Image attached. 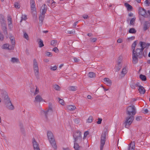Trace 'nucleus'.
I'll use <instances>...</instances> for the list:
<instances>
[{
	"instance_id": "f257e3e1",
	"label": "nucleus",
	"mask_w": 150,
	"mask_h": 150,
	"mask_svg": "<svg viewBox=\"0 0 150 150\" xmlns=\"http://www.w3.org/2000/svg\"><path fill=\"white\" fill-rule=\"evenodd\" d=\"M2 98L4 99L3 101L6 108L9 110H13L14 109V107L12 105L7 92L2 91L1 92Z\"/></svg>"
},
{
	"instance_id": "f03ea898",
	"label": "nucleus",
	"mask_w": 150,
	"mask_h": 150,
	"mask_svg": "<svg viewBox=\"0 0 150 150\" xmlns=\"http://www.w3.org/2000/svg\"><path fill=\"white\" fill-rule=\"evenodd\" d=\"M142 57L143 53L139 50V48H137L135 50L132 51V58L133 64H136L137 63L138 59H141Z\"/></svg>"
},
{
	"instance_id": "7ed1b4c3",
	"label": "nucleus",
	"mask_w": 150,
	"mask_h": 150,
	"mask_svg": "<svg viewBox=\"0 0 150 150\" xmlns=\"http://www.w3.org/2000/svg\"><path fill=\"white\" fill-rule=\"evenodd\" d=\"M47 136L49 141L52 147L55 149H56L57 146L52 132L50 131H48L47 133Z\"/></svg>"
},
{
	"instance_id": "20e7f679",
	"label": "nucleus",
	"mask_w": 150,
	"mask_h": 150,
	"mask_svg": "<svg viewBox=\"0 0 150 150\" xmlns=\"http://www.w3.org/2000/svg\"><path fill=\"white\" fill-rule=\"evenodd\" d=\"M136 113V108L134 105H130L127 107L126 113L129 116L134 115Z\"/></svg>"
},
{
	"instance_id": "39448f33",
	"label": "nucleus",
	"mask_w": 150,
	"mask_h": 150,
	"mask_svg": "<svg viewBox=\"0 0 150 150\" xmlns=\"http://www.w3.org/2000/svg\"><path fill=\"white\" fill-rule=\"evenodd\" d=\"M74 140L75 141H77L79 143H80L82 141L81 132L80 131H78L74 132L73 135Z\"/></svg>"
},
{
	"instance_id": "423d86ee",
	"label": "nucleus",
	"mask_w": 150,
	"mask_h": 150,
	"mask_svg": "<svg viewBox=\"0 0 150 150\" xmlns=\"http://www.w3.org/2000/svg\"><path fill=\"white\" fill-rule=\"evenodd\" d=\"M134 119V117L132 115L129 116L127 117L124 122V124H125V127L126 128H128L133 122Z\"/></svg>"
},
{
	"instance_id": "0eeeda50",
	"label": "nucleus",
	"mask_w": 150,
	"mask_h": 150,
	"mask_svg": "<svg viewBox=\"0 0 150 150\" xmlns=\"http://www.w3.org/2000/svg\"><path fill=\"white\" fill-rule=\"evenodd\" d=\"M33 69L35 75L37 79L39 78V69L38 62L36 59H34L33 60Z\"/></svg>"
},
{
	"instance_id": "6e6552de",
	"label": "nucleus",
	"mask_w": 150,
	"mask_h": 150,
	"mask_svg": "<svg viewBox=\"0 0 150 150\" xmlns=\"http://www.w3.org/2000/svg\"><path fill=\"white\" fill-rule=\"evenodd\" d=\"M106 137V132H103L101 135L100 139V150H103V146L105 144Z\"/></svg>"
},
{
	"instance_id": "1a4fd4ad",
	"label": "nucleus",
	"mask_w": 150,
	"mask_h": 150,
	"mask_svg": "<svg viewBox=\"0 0 150 150\" xmlns=\"http://www.w3.org/2000/svg\"><path fill=\"white\" fill-rule=\"evenodd\" d=\"M32 143L34 150H40L39 144L34 137L33 138Z\"/></svg>"
},
{
	"instance_id": "9d476101",
	"label": "nucleus",
	"mask_w": 150,
	"mask_h": 150,
	"mask_svg": "<svg viewBox=\"0 0 150 150\" xmlns=\"http://www.w3.org/2000/svg\"><path fill=\"white\" fill-rule=\"evenodd\" d=\"M138 12L139 14L143 16L144 17H147L146 14V11L144 8H142L141 7H139V8Z\"/></svg>"
},
{
	"instance_id": "9b49d317",
	"label": "nucleus",
	"mask_w": 150,
	"mask_h": 150,
	"mask_svg": "<svg viewBox=\"0 0 150 150\" xmlns=\"http://www.w3.org/2000/svg\"><path fill=\"white\" fill-rule=\"evenodd\" d=\"M1 25L2 26V29L3 31V33L6 35V37L8 38V35L6 23L1 24Z\"/></svg>"
},
{
	"instance_id": "f8f14e48",
	"label": "nucleus",
	"mask_w": 150,
	"mask_h": 150,
	"mask_svg": "<svg viewBox=\"0 0 150 150\" xmlns=\"http://www.w3.org/2000/svg\"><path fill=\"white\" fill-rule=\"evenodd\" d=\"M47 10V6L45 4L43 5L40 10L41 13L42 15H45Z\"/></svg>"
},
{
	"instance_id": "ddd939ff",
	"label": "nucleus",
	"mask_w": 150,
	"mask_h": 150,
	"mask_svg": "<svg viewBox=\"0 0 150 150\" xmlns=\"http://www.w3.org/2000/svg\"><path fill=\"white\" fill-rule=\"evenodd\" d=\"M31 9L32 12L36 10L35 3L34 0H30Z\"/></svg>"
},
{
	"instance_id": "4468645a",
	"label": "nucleus",
	"mask_w": 150,
	"mask_h": 150,
	"mask_svg": "<svg viewBox=\"0 0 150 150\" xmlns=\"http://www.w3.org/2000/svg\"><path fill=\"white\" fill-rule=\"evenodd\" d=\"M150 26V23L148 21H145L143 27V30L144 31H145L148 29L149 28Z\"/></svg>"
},
{
	"instance_id": "2eb2a0df",
	"label": "nucleus",
	"mask_w": 150,
	"mask_h": 150,
	"mask_svg": "<svg viewBox=\"0 0 150 150\" xmlns=\"http://www.w3.org/2000/svg\"><path fill=\"white\" fill-rule=\"evenodd\" d=\"M127 73V71L125 67H124L122 69V71L121 72V74L119 75V77L121 78L124 77Z\"/></svg>"
},
{
	"instance_id": "dca6fc26",
	"label": "nucleus",
	"mask_w": 150,
	"mask_h": 150,
	"mask_svg": "<svg viewBox=\"0 0 150 150\" xmlns=\"http://www.w3.org/2000/svg\"><path fill=\"white\" fill-rule=\"evenodd\" d=\"M103 81L108 86H110L112 84L111 81L108 78H105L103 79Z\"/></svg>"
},
{
	"instance_id": "f3484780",
	"label": "nucleus",
	"mask_w": 150,
	"mask_h": 150,
	"mask_svg": "<svg viewBox=\"0 0 150 150\" xmlns=\"http://www.w3.org/2000/svg\"><path fill=\"white\" fill-rule=\"evenodd\" d=\"M43 111L45 115L46 120V121H47L48 120V116L51 115L52 112H50V111L49 112V111L48 112L47 110L46 111Z\"/></svg>"
},
{
	"instance_id": "a211bd4d",
	"label": "nucleus",
	"mask_w": 150,
	"mask_h": 150,
	"mask_svg": "<svg viewBox=\"0 0 150 150\" xmlns=\"http://www.w3.org/2000/svg\"><path fill=\"white\" fill-rule=\"evenodd\" d=\"M135 143L134 142H132L129 145L128 150H134L135 148Z\"/></svg>"
},
{
	"instance_id": "6ab92c4d",
	"label": "nucleus",
	"mask_w": 150,
	"mask_h": 150,
	"mask_svg": "<svg viewBox=\"0 0 150 150\" xmlns=\"http://www.w3.org/2000/svg\"><path fill=\"white\" fill-rule=\"evenodd\" d=\"M43 100L41 96L39 95H37L35 98V101L37 102H40Z\"/></svg>"
},
{
	"instance_id": "aec40b11",
	"label": "nucleus",
	"mask_w": 150,
	"mask_h": 150,
	"mask_svg": "<svg viewBox=\"0 0 150 150\" xmlns=\"http://www.w3.org/2000/svg\"><path fill=\"white\" fill-rule=\"evenodd\" d=\"M74 148L76 150H79V149L80 147L79 145V143L77 142V141H75V140H74Z\"/></svg>"
},
{
	"instance_id": "412c9836",
	"label": "nucleus",
	"mask_w": 150,
	"mask_h": 150,
	"mask_svg": "<svg viewBox=\"0 0 150 150\" xmlns=\"http://www.w3.org/2000/svg\"><path fill=\"white\" fill-rule=\"evenodd\" d=\"M66 108L69 110L72 111L76 109V107L74 105H68L66 106Z\"/></svg>"
},
{
	"instance_id": "4be33fe9",
	"label": "nucleus",
	"mask_w": 150,
	"mask_h": 150,
	"mask_svg": "<svg viewBox=\"0 0 150 150\" xmlns=\"http://www.w3.org/2000/svg\"><path fill=\"white\" fill-rule=\"evenodd\" d=\"M138 90L141 94H144L146 92L145 90L142 86H139Z\"/></svg>"
},
{
	"instance_id": "5701e85b",
	"label": "nucleus",
	"mask_w": 150,
	"mask_h": 150,
	"mask_svg": "<svg viewBox=\"0 0 150 150\" xmlns=\"http://www.w3.org/2000/svg\"><path fill=\"white\" fill-rule=\"evenodd\" d=\"M45 17V15H42L41 14L39 17V24H40L41 25L42 24L43 21Z\"/></svg>"
},
{
	"instance_id": "b1692460",
	"label": "nucleus",
	"mask_w": 150,
	"mask_h": 150,
	"mask_svg": "<svg viewBox=\"0 0 150 150\" xmlns=\"http://www.w3.org/2000/svg\"><path fill=\"white\" fill-rule=\"evenodd\" d=\"M0 22L1 25L6 23V21L4 20V17L1 14L0 15Z\"/></svg>"
},
{
	"instance_id": "393cba45",
	"label": "nucleus",
	"mask_w": 150,
	"mask_h": 150,
	"mask_svg": "<svg viewBox=\"0 0 150 150\" xmlns=\"http://www.w3.org/2000/svg\"><path fill=\"white\" fill-rule=\"evenodd\" d=\"M125 6L127 8V10L129 11H131L132 9V6L128 3H125Z\"/></svg>"
},
{
	"instance_id": "a878e982",
	"label": "nucleus",
	"mask_w": 150,
	"mask_h": 150,
	"mask_svg": "<svg viewBox=\"0 0 150 150\" xmlns=\"http://www.w3.org/2000/svg\"><path fill=\"white\" fill-rule=\"evenodd\" d=\"M122 64L121 63V62H118L117 65L115 67L116 69V71H119L121 68Z\"/></svg>"
},
{
	"instance_id": "bb28decb",
	"label": "nucleus",
	"mask_w": 150,
	"mask_h": 150,
	"mask_svg": "<svg viewBox=\"0 0 150 150\" xmlns=\"http://www.w3.org/2000/svg\"><path fill=\"white\" fill-rule=\"evenodd\" d=\"M19 126L21 130V132L24 135L25 134V132L24 128H23V125L22 123H20Z\"/></svg>"
},
{
	"instance_id": "cd10ccee",
	"label": "nucleus",
	"mask_w": 150,
	"mask_h": 150,
	"mask_svg": "<svg viewBox=\"0 0 150 150\" xmlns=\"http://www.w3.org/2000/svg\"><path fill=\"white\" fill-rule=\"evenodd\" d=\"M140 43L143 44V47L146 49L148 48L150 46V43H146V42H140Z\"/></svg>"
},
{
	"instance_id": "c85d7f7f",
	"label": "nucleus",
	"mask_w": 150,
	"mask_h": 150,
	"mask_svg": "<svg viewBox=\"0 0 150 150\" xmlns=\"http://www.w3.org/2000/svg\"><path fill=\"white\" fill-rule=\"evenodd\" d=\"M39 40L38 43L39 45V47H42L44 46L43 41L40 39H38Z\"/></svg>"
},
{
	"instance_id": "c756f323",
	"label": "nucleus",
	"mask_w": 150,
	"mask_h": 150,
	"mask_svg": "<svg viewBox=\"0 0 150 150\" xmlns=\"http://www.w3.org/2000/svg\"><path fill=\"white\" fill-rule=\"evenodd\" d=\"M11 61L13 63H18L19 62V60L18 59L15 57L12 58Z\"/></svg>"
},
{
	"instance_id": "7c9ffc66",
	"label": "nucleus",
	"mask_w": 150,
	"mask_h": 150,
	"mask_svg": "<svg viewBox=\"0 0 150 150\" xmlns=\"http://www.w3.org/2000/svg\"><path fill=\"white\" fill-rule=\"evenodd\" d=\"M137 44V41H135L132 44V51H133L134 50H135V47L136 46Z\"/></svg>"
},
{
	"instance_id": "2f4dec72",
	"label": "nucleus",
	"mask_w": 150,
	"mask_h": 150,
	"mask_svg": "<svg viewBox=\"0 0 150 150\" xmlns=\"http://www.w3.org/2000/svg\"><path fill=\"white\" fill-rule=\"evenodd\" d=\"M10 39L11 41V43L12 44V45L14 46L15 44V40L14 39V38L13 36H10Z\"/></svg>"
},
{
	"instance_id": "473e14b6",
	"label": "nucleus",
	"mask_w": 150,
	"mask_h": 150,
	"mask_svg": "<svg viewBox=\"0 0 150 150\" xmlns=\"http://www.w3.org/2000/svg\"><path fill=\"white\" fill-rule=\"evenodd\" d=\"M136 30L133 28H130L129 30V33H130L134 34L136 33Z\"/></svg>"
},
{
	"instance_id": "72a5a7b5",
	"label": "nucleus",
	"mask_w": 150,
	"mask_h": 150,
	"mask_svg": "<svg viewBox=\"0 0 150 150\" xmlns=\"http://www.w3.org/2000/svg\"><path fill=\"white\" fill-rule=\"evenodd\" d=\"M139 78L142 81H145L146 80V76L142 74L140 75Z\"/></svg>"
},
{
	"instance_id": "f704fd0d",
	"label": "nucleus",
	"mask_w": 150,
	"mask_h": 150,
	"mask_svg": "<svg viewBox=\"0 0 150 150\" xmlns=\"http://www.w3.org/2000/svg\"><path fill=\"white\" fill-rule=\"evenodd\" d=\"M76 89V87L75 86H71L68 88V89L70 91H75Z\"/></svg>"
},
{
	"instance_id": "c9c22d12",
	"label": "nucleus",
	"mask_w": 150,
	"mask_h": 150,
	"mask_svg": "<svg viewBox=\"0 0 150 150\" xmlns=\"http://www.w3.org/2000/svg\"><path fill=\"white\" fill-rule=\"evenodd\" d=\"M57 44V41L53 40L51 42V45L53 46H56Z\"/></svg>"
},
{
	"instance_id": "e433bc0d",
	"label": "nucleus",
	"mask_w": 150,
	"mask_h": 150,
	"mask_svg": "<svg viewBox=\"0 0 150 150\" xmlns=\"http://www.w3.org/2000/svg\"><path fill=\"white\" fill-rule=\"evenodd\" d=\"M9 44H5L3 45L2 46V48L3 49H9L8 47Z\"/></svg>"
},
{
	"instance_id": "4c0bfd02",
	"label": "nucleus",
	"mask_w": 150,
	"mask_h": 150,
	"mask_svg": "<svg viewBox=\"0 0 150 150\" xmlns=\"http://www.w3.org/2000/svg\"><path fill=\"white\" fill-rule=\"evenodd\" d=\"M48 112L50 111V112H53V110L52 108V105L51 103H49V109H47Z\"/></svg>"
},
{
	"instance_id": "58836bf2",
	"label": "nucleus",
	"mask_w": 150,
	"mask_h": 150,
	"mask_svg": "<svg viewBox=\"0 0 150 150\" xmlns=\"http://www.w3.org/2000/svg\"><path fill=\"white\" fill-rule=\"evenodd\" d=\"M88 75L89 77L93 78L95 76V74L93 72H90L88 73Z\"/></svg>"
},
{
	"instance_id": "ea45409f",
	"label": "nucleus",
	"mask_w": 150,
	"mask_h": 150,
	"mask_svg": "<svg viewBox=\"0 0 150 150\" xmlns=\"http://www.w3.org/2000/svg\"><path fill=\"white\" fill-rule=\"evenodd\" d=\"M58 100H59V103L61 104L62 105H64L65 104V103H64V100L62 99H61L59 98H57Z\"/></svg>"
},
{
	"instance_id": "a19ab883",
	"label": "nucleus",
	"mask_w": 150,
	"mask_h": 150,
	"mask_svg": "<svg viewBox=\"0 0 150 150\" xmlns=\"http://www.w3.org/2000/svg\"><path fill=\"white\" fill-rule=\"evenodd\" d=\"M146 14L147 17H145L148 18L149 20L150 21V10H148L147 12H146Z\"/></svg>"
},
{
	"instance_id": "79ce46f5",
	"label": "nucleus",
	"mask_w": 150,
	"mask_h": 150,
	"mask_svg": "<svg viewBox=\"0 0 150 150\" xmlns=\"http://www.w3.org/2000/svg\"><path fill=\"white\" fill-rule=\"evenodd\" d=\"M135 18H133L131 19L130 21V24L131 25H133L134 24Z\"/></svg>"
},
{
	"instance_id": "37998d69",
	"label": "nucleus",
	"mask_w": 150,
	"mask_h": 150,
	"mask_svg": "<svg viewBox=\"0 0 150 150\" xmlns=\"http://www.w3.org/2000/svg\"><path fill=\"white\" fill-rule=\"evenodd\" d=\"M14 6L15 8L17 9H19L20 7V5L19 3L16 2L14 4Z\"/></svg>"
},
{
	"instance_id": "c03bdc74",
	"label": "nucleus",
	"mask_w": 150,
	"mask_h": 150,
	"mask_svg": "<svg viewBox=\"0 0 150 150\" xmlns=\"http://www.w3.org/2000/svg\"><path fill=\"white\" fill-rule=\"evenodd\" d=\"M130 87L133 89H134L136 88V85L135 83L133 82H132L130 84Z\"/></svg>"
},
{
	"instance_id": "a18cd8bd",
	"label": "nucleus",
	"mask_w": 150,
	"mask_h": 150,
	"mask_svg": "<svg viewBox=\"0 0 150 150\" xmlns=\"http://www.w3.org/2000/svg\"><path fill=\"white\" fill-rule=\"evenodd\" d=\"M140 46L141 47V48H139V50H140L141 52L143 53V51L144 50V49L145 48L143 47V44H142L141 43H140Z\"/></svg>"
},
{
	"instance_id": "49530a36",
	"label": "nucleus",
	"mask_w": 150,
	"mask_h": 150,
	"mask_svg": "<svg viewBox=\"0 0 150 150\" xmlns=\"http://www.w3.org/2000/svg\"><path fill=\"white\" fill-rule=\"evenodd\" d=\"M93 117L92 116H89L87 120L88 122V123L91 122L93 121Z\"/></svg>"
},
{
	"instance_id": "de8ad7c7",
	"label": "nucleus",
	"mask_w": 150,
	"mask_h": 150,
	"mask_svg": "<svg viewBox=\"0 0 150 150\" xmlns=\"http://www.w3.org/2000/svg\"><path fill=\"white\" fill-rule=\"evenodd\" d=\"M23 37L27 40H28L29 39L28 36L26 33H24Z\"/></svg>"
},
{
	"instance_id": "09e8293b",
	"label": "nucleus",
	"mask_w": 150,
	"mask_h": 150,
	"mask_svg": "<svg viewBox=\"0 0 150 150\" xmlns=\"http://www.w3.org/2000/svg\"><path fill=\"white\" fill-rule=\"evenodd\" d=\"M89 134V132L88 131H86L84 133V136L83 137V139H84L86 138V136H87Z\"/></svg>"
},
{
	"instance_id": "8fccbe9b",
	"label": "nucleus",
	"mask_w": 150,
	"mask_h": 150,
	"mask_svg": "<svg viewBox=\"0 0 150 150\" xmlns=\"http://www.w3.org/2000/svg\"><path fill=\"white\" fill-rule=\"evenodd\" d=\"M54 89L56 90H59L60 87L58 85H55L54 86Z\"/></svg>"
},
{
	"instance_id": "3c124183",
	"label": "nucleus",
	"mask_w": 150,
	"mask_h": 150,
	"mask_svg": "<svg viewBox=\"0 0 150 150\" xmlns=\"http://www.w3.org/2000/svg\"><path fill=\"white\" fill-rule=\"evenodd\" d=\"M147 52L146 50H144V51L143 52V56H144V57H146L147 56Z\"/></svg>"
},
{
	"instance_id": "603ef678",
	"label": "nucleus",
	"mask_w": 150,
	"mask_h": 150,
	"mask_svg": "<svg viewBox=\"0 0 150 150\" xmlns=\"http://www.w3.org/2000/svg\"><path fill=\"white\" fill-rule=\"evenodd\" d=\"M144 2L146 4L147 6H149L150 5V0H146Z\"/></svg>"
},
{
	"instance_id": "864d4df0",
	"label": "nucleus",
	"mask_w": 150,
	"mask_h": 150,
	"mask_svg": "<svg viewBox=\"0 0 150 150\" xmlns=\"http://www.w3.org/2000/svg\"><path fill=\"white\" fill-rule=\"evenodd\" d=\"M90 40L91 42H96L97 40V39L96 38H91Z\"/></svg>"
},
{
	"instance_id": "5fc2aeb1",
	"label": "nucleus",
	"mask_w": 150,
	"mask_h": 150,
	"mask_svg": "<svg viewBox=\"0 0 150 150\" xmlns=\"http://www.w3.org/2000/svg\"><path fill=\"white\" fill-rule=\"evenodd\" d=\"M57 69V67L56 66H55L54 67H51L50 69L53 71L56 70Z\"/></svg>"
},
{
	"instance_id": "6e6d98bb",
	"label": "nucleus",
	"mask_w": 150,
	"mask_h": 150,
	"mask_svg": "<svg viewBox=\"0 0 150 150\" xmlns=\"http://www.w3.org/2000/svg\"><path fill=\"white\" fill-rule=\"evenodd\" d=\"M142 117L141 116H137L136 118V120L137 121H139L142 119Z\"/></svg>"
},
{
	"instance_id": "4d7b16f0",
	"label": "nucleus",
	"mask_w": 150,
	"mask_h": 150,
	"mask_svg": "<svg viewBox=\"0 0 150 150\" xmlns=\"http://www.w3.org/2000/svg\"><path fill=\"white\" fill-rule=\"evenodd\" d=\"M75 32V31L74 30H69L67 31V33L68 34H73Z\"/></svg>"
},
{
	"instance_id": "13d9d810",
	"label": "nucleus",
	"mask_w": 150,
	"mask_h": 150,
	"mask_svg": "<svg viewBox=\"0 0 150 150\" xmlns=\"http://www.w3.org/2000/svg\"><path fill=\"white\" fill-rule=\"evenodd\" d=\"M102 119L101 118H98V121L97 122V123L98 124H100L101 123V122L102 121Z\"/></svg>"
},
{
	"instance_id": "bf43d9fd",
	"label": "nucleus",
	"mask_w": 150,
	"mask_h": 150,
	"mask_svg": "<svg viewBox=\"0 0 150 150\" xmlns=\"http://www.w3.org/2000/svg\"><path fill=\"white\" fill-rule=\"evenodd\" d=\"M46 55L48 57H50L52 56V54L51 52H47L46 53Z\"/></svg>"
},
{
	"instance_id": "052dcab7",
	"label": "nucleus",
	"mask_w": 150,
	"mask_h": 150,
	"mask_svg": "<svg viewBox=\"0 0 150 150\" xmlns=\"http://www.w3.org/2000/svg\"><path fill=\"white\" fill-rule=\"evenodd\" d=\"M53 51L54 52H55L57 53L58 52L59 50L58 49L57 47H55L53 49Z\"/></svg>"
},
{
	"instance_id": "680f3d73",
	"label": "nucleus",
	"mask_w": 150,
	"mask_h": 150,
	"mask_svg": "<svg viewBox=\"0 0 150 150\" xmlns=\"http://www.w3.org/2000/svg\"><path fill=\"white\" fill-rule=\"evenodd\" d=\"M8 47L9 48V49H8V50H13L14 49V46L12 45L11 46H9V45Z\"/></svg>"
},
{
	"instance_id": "e2e57ef3",
	"label": "nucleus",
	"mask_w": 150,
	"mask_h": 150,
	"mask_svg": "<svg viewBox=\"0 0 150 150\" xmlns=\"http://www.w3.org/2000/svg\"><path fill=\"white\" fill-rule=\"evenodd\" d=\"M8 27L9 28H11V25L12 26V21H8Z\"/></svg>"
},
{
	"instance_id": "0e129e2a",
	"label": "nucleus",
	"mask_w": 150,
	"mask_h": 150,
	"mask_svg": "<svg viewBox=\"0 0 150 150\" xmlns=\"http://www.w3.org/2000/svg\"><path fill=\"white\" fill-rule=\"evenodd\" d=\"M38 92H39V90H38V89L36 87L35 90V91L34 93L35 95L37 94V93H38Z\"/></svg>"
},
{
	"instance_id": "69168bd1",
	"label": "nucleus",
	"mask_w": 150,
	"mask_h": 150,
	"mask_svg": "<svg viewBox=\"0 0 150 150\" xmlns=\"http://www.w3.org/2000/svg\"><path fill=\"white\" fill-rule=\"evenodd\" d=\"M83 17L84 19H87L88 17V15H83Z\"/></svg>"
},
{
	"instance_id": "338daca9",
	"label": "nucleus",
	"mask_w": 150,
	"mask_h": 150,
	"mask_svg": "<svg viewBox=\"0 0 150 150\" xmlns=\"http://www.w3.org/2000/svg\"><path fill=\"white\" fill-rule=\"evenodd\" d=\"M21 18H23V20H25L27 19L26 16L25 15H22Z\"/></svg>"
},
{
	"instance_id": "774afa93",
	"label": "nucleus",
	"mask_w": 150,
	"mask_h": 150,
	"mask_svg": "<svg viewBox=\"0 0 150 150\" xmlns=\"http://www.w3.org/2000/svg\"><path fill=\"white\" fill-rule=\"evenodd\" d=\"M74 122L76 124H78L79 123V120L78 119H74Z\"/></svg>"
}]
</instances>
